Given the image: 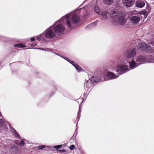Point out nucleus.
Returning <instances> with one entry per match:
<instances>
[{"mask_svg": "<svg viewBox=\"0 0 154 154\" xmlns=\"http://www.w3.org/2000/svg\"><path fill=\"white\" fill-rule=\"evenodd\" d=\"M70 18L67 15L62 17L60 20L57 21L55 23H54L52 26H53L54 31L55 32L57 35H60V33H63L65 30L64 26L61 24H56L58 23L62 22L64 20L66 21L67 26L69 29L72 30L73 29L70 22Z\"/></svg>", "mask_w": 154, "mask_h": 154, "instance_id": "obj_1", "label": "nucleus"}, {"mask_svg": "<svg viewBox=\"0 0 154 154\" xmlns=\"http://www.w3.org/2000/svg\"><path fill=\"white\" fill-rule=\"evenodd\" d=\"M136 61L139 65L147 63H154V55H149L146 58L143 55H140L137 56Z\"/></svg>", "mask_w": 154, "mask_h": 154, "instance_id": "obj_2", "label": "nucleus"}, {"mask_svg": "<svg viewBox=\"0 0 154 154\" xmlns=\"http://www.w3.org/2000/svg\"><path fill=\"white\" fill-rule=\"evenodd\" d=\"M149 43L152 45V47L145 42H143L139 43L137 47L143 51L154 53V41L152 40Z\"/></svg>", "mask_w": 154, "mask_h": 154, "instance_id": "obj_3", "label": "nucleus"}, {"mask_svg": "<svg viewBox=\"0 0 154 154\" xmlns=\"http://www.w3.org/2000/svg\"><path fill=\"white\" fill-rule=\"evenodd\" d=\"M43 33L45 37L47 38H52L54 37L56 35L54 31L53 26H50Z\"/></svg>", "mask_w": 154, "mask_h": 154, "instance_id": "obj_4", "label": "nucleus"}, {"mask_svg": "<svg viewBox=\"0 0 154 154\" xmlns=\"http://www.w3.org/2000/svg\"><path fill=\"white\" fill-rule=\"evenodd\" d=\"M116 72L119 73L118 75H119V76L129 70L128 66L125 65L118 64L116 65Z\"/></svg>", "mask_w": 154, "mask_h": 154, "instance_id": "obj_5", "label": "nucleus"}, {"mask_svg": "<svg viewBox=\"0 0 154 154\" xmlns=\"http://www.w3.org/2000/svg\"><path fill=\"white\" fill-rule=\"evenodd\" d=\"M136 49L133 48L126 51L125 53V56L128 58H134L136 56Z\"/></svg>", "mask_w": 154, "mask_h": 154, "instance_id": "obj_6", "label": "nucleus"}, {"mask_svg": "<svg viewBox=\"0 0 154 154\" xmlns=\"http://www.w3.org/2000/svg\"><path fill=\"white\" fill-rule=\"evenodd\" d=\"M119 75H115L113 73L109 72L106 73L104 76L106 80L113 79L118 77Z\"/></svg>", "mask_w": 154, "mask_h": 154, "instance_id": "obj_7", "label": "nucleus"}, {"mask_svg": "<svg viewBox=\"0 0 154 154\" xmlns=\"http://www.w3.org/2000/svg\"><path fill=\"white\" fill-rule=\"evenodd\" d=\"M64 58L65 60L72 64L75 67L78 72H80L83 70V69L80 66L77 64L74 61L69 59L68 57H64Z\"/></svg>", "mask_w": 154, "mask_h": 154, "instance_id": "obj_8", "label": "nucleus"}, {"mask_svg": "<svg viewBox=\"0 0 154 154\" xmlns=\"http://www.w3.org/2000/svg\"><path fill=\"white\" fill-rule=\"evenodd\" d=\"M130 22L133 25H136L138 24L140 20V16H134L129 18Z\"/></svg>", "mask_w": 154, "mask_h": 154, "instance_id": "obj_9", "label": "nucleus"}, {"mask_svg": "<svg viewBox=\"0 0 154 154\" xmlns=\"http://www.w3.org/2000/svg\"><path fill=\"white\" fill-rule=\"evenodd\" d=\"M116 20L120 25H123L126 22L127 19L122 13L121 14L118 16V17L116 19Z\"/></svg>", "mask_w": 154, "mask_h": 154, "instance_id": "obj_10", "label": "nucleus"}, {"mask_svg": "<svg viewBox=\"0 0 154 154\" xmlns=\"http://www.w3.org/2000/svg\"><path fill=\"white\" fill-rule=\"evenodd\" d=\"M123 5L127 8H129L133 6L134 3V0H122Z\"/></svg>", "mask_w": 154, "mask_h": 154, "instance_id": "obj_11", "label": "nucleus"}, {"mask_svg": "<svg viewBox=\"0 0 154 154\" xmlns=\"http://www.w3.org/2000/svg\"><path fill=\"white\" fill-rule=\"evenodd\" d=\"M122 13L120 11H119L118 10H116L112 11L110 13V16L113 18L117 19L118 16L121 14Z\"/></svg>", "mask_w": 154, "mask_h": 154, "instance_id": "obj_12", "label": "nucleus"}, {"mask_svg": "<svg viewBox=\"0 0 154 154\" xmlns=\"http://www.w3.org/2000/svg\"><path fill=\"white\" fill-rule=\"evenodd\" d=\"M129 67L131 69H133L138 67L139 65L137 62L135 61L134 60L129 62Z\"/></svg>", "mask_w": 154, "mask_h": 154, "instance_id": "obj_13", "label": "nucleus"}, {"mask_svg": "<svg viewBox=\"0 0 154 154\" xmlns=\"http://www.w3.org/2000/svg\"><path fill=\"white\" fill-rule=\"evenodd\" d=\"M71 21L73 24H77L80 21L79 17L77 15L75 14L72 16L71 18Z\"/></svg>", "mask_w": 154, "mask_h": 154, "instance_id": "obj_14", "label": "nucleus"}, {"mask_svg": "<svg viewBox=\"0 0 154 154\" xmlns=\"http://www.w3.org/2000/svg\"><path fill=\"white\" fill-rule=\"evenodd\" d=\"M102 77L101 76H93L91 77V79L89 78V79L91 81V82L94 83L97 82L101 81Z\"/></svg>", "mask_w": 154, "mask_h": 154, "instance_id": "obj_15", "label": "nucleus"}, {"mask_svg": "<svg viewBox=\"0 0 154 154\" xmlns=\"http://www.w3.org/2000/svg\"><path fill=\"white\" fill-rule=\"evenodd\" d=\"M92 84L93 83L91 82L90 79H88L87 80H86V81L85 82L84 87L85 90L88 91V90H87V89H88L90 88L92 86Z\"/></svg>", "mask_w": 154, "mask_h": 154, "instance_id": "obj_16", "label": "nucleus"}, {"mask_svg": "<svg viewBox=\"0 0 154 154\" xmlns=\"http://www.w3.org/2000/svg\"><path fill=\"white\" fill-rule=\"evenodd\" d=\"M135 5L137 7L141 8L145 6V3L143 1L141 0H138L136 2Z\"/></svg>", "mask_w": 154, "mask_h": 154, "instance_id": "obj_17", "label": "nucleus"}, {"mask_svg": "<svg viewBox=\"0 0 154 154\" xmlns=\"http://www.w3.org/2000/svg\"><path fill=\"white\" fill-rule=\"evenodd\" d=\"M0 128L3 131H5L7 129V125H6L4 120L2 119H0Z\"/></svg>", "mask_w": 154, "mask_h": 154, "instance_id": "obj_18", "label": "nucleus"}, {"mask_svg": "<svg viewBox=\"0 0 154 154\" xmlns=\"http://www.w3.org/2000/svg\"><path fill=\"white\" fill-rule=\"evenodd\" d=\"M98 22V21L97 20L94 22L91 23L87 26V28L88 29H90L92 28L95 27L96 26Z\"/></svg>", "mask_w": 154, "mask_h": 154, "instance_id": "obj_19", "label": "nucleus"}, {"mask_svg": "<svg viewBox=\"0 0 154 154\" xmlns=\"http://www.w3.org/2000/svg\"><path fill=\"white\" fill-rule=\"evenodd\" d=\"M109 15V13L106 11L101 12L99 15H101L103 19H106Z\"/></svg>", "mask_w": 154, "mask_h": 154, "instance_id": "obj_20", "label": "nucleus"}, {"mask_svg": "<svg viewBox=\"0 0 154 154\" xmlns=\"http://www.w3.org/2000/svg\"><path fill=\"white\" fill-rule=\"evenodd\" d=\"M45 37L44 36L43 33L36 37V39L38 41L45 40Z\"/></svg>", "mask_w": 154, "mask_h": 154, "instance_id": "obj_21", "label": "nucleus"}, {"mask_svg": "<svg viewBox=\"0 0 154 154\" xmlns=\"http://www.w3.org/2000/svg\"><path fill=\"white\" fill-rule=\"evenodd\" d=\"M14 46L15 48H23L25 47V45H23L22 43L16 44L14 45Z\"/></svg>", "mask_w": 154, "mask_h": 154, "instance_id": "obj_22", "label": "nucleus"}, {"mask_svg": "<svg viewBox=\"0 0 154 154\" xmlns=\"http://www.w3.org/2000/svg\"><path fill=\"white\" fill-rule=\"evenodd\" d=\"M103 1L105 4L106 5H110L113 3V0H103Z\"/></svg>", "mask_w": 154, "mask_h": 154, "instance_id": "obj_23", "label": "nucleus"}, {"mask_svg": "<svg viewBox=\"0 0 154 154\" xmlns=\"http://www.w3.org/2000/svg\"><path fill=\"white\" fill-rule=\"evenodd\" d=\"M12 128L13 130V132L14 134V136L16 137V138H19L20 139V136L19 134L17 133V132L15 130V129L13 128Z\"/></svg>", "mask_w": 154, "mask_h": 154, "instance_id": "obj_24", "label": "nucleus"}, {"mask_svg": "<svg viewBox=\"0 0 154 154\" xmlns=\"http://www.w3.org/2000/svg\"><path fill=\"white\" fill-rule=\"evenodd\" d=\"M94 10L95 12L98 15H99L101 12L99 7L97 5H95L94 6Z\"/></svg>", "mask_w": 154, "mask_h": 154, "instance_id": "obj_25", "label": "nucleus"}, {"mask_svg": "<svg viewBox=\"0 0 154 154\" xmlns=\"http://www.w3.org/2000/svg\"><path fill=\"white\" fill-rule=\"evenodd\" d=\"M46 147H47L48 148H50V146H45L44 145H42L39 146L38 147V149H42Z\"/></svg>", "mask_w": 154, "mask_h": 154, "instance_id": "obj_26", "label": "nucleus"}, {"mask_svg": "<svg viewBox=\"0 0 154 154\" xmlns=\"http://www.w3.org/2000/svg\"><path fill=\"white\" fill-rule=\"evenodd\" d=\"M38 49H41L42 50L45 51H51L52 52L51 49H50L49 48H38Z\"/></svg>", "mask_w": 154, "mask_h": 154, "instance_id": "obj_27", "label": "nucleus"}, {"mask_svg": "<svg viewBox=\"0 0 154 154\" xmlns=\"http://www.w3.org/2000/svg\"><path fill=\"white\" fill-rule=\"evenodd\" d=\"M24 142L23 140H22L20 143L18 144L19 146H23L24 145Z\"/></svg>", "mask_w": 154, "mask_h": 154, "instance_id": "obj_28", "label": "nucleus"}, {"mask_svg": "<svg viewBox=\"0 0 154 154\" xmlns=\"http://www.w3.org/2000/svg\"><path fill=\"white\" fill-rule=\"evenodd\" d=\"M78 131L76 129H75L74 134H73L72 137L75 138L77 134Z\"/></svg>", "mask_w": 154, "mask_h": 154, "instance_id": "obj_29", "label": "nucleus"}, {"mask_svg": "<svg viewBox=\"0 0 154 154\" xmlns=\"http://www.w3.org/2000/svg\"><path fill=\"white\" fill-rule=\"evenodd\" d=\"M62 146V145H58L54 146V147L56 149H58L60 148Z\"/></svg>", "mask_w": 154, "mask_h": 154, "instance_id": "obj_30", "label": "nucleus"}, {"mask_svg": "<svg viewBox=\"0 0 154 154\" xmlns=\"http://www.w3.org/2000/svg\"><path fill=\"white\" fill-rule=\"evenodd\" d=\"M75 148V146L74 145H71L70 146V147H69V149L71 150H72L74 149Z\"/></svg>", "mask_w": 154, "mask_h": 154, "instance_id": "obj_31", "label": "nucleus"}, {"mask_svg": "<svg viewBox=\"0 0 154 154\" xmlns=\"http://www.w3.org/2000/svg\"><path fill=\"white\" fill-rule=\"evenodd\" d=\"M54 53L56 55H57L58 56H59L60 57H61L63 58L64 59V57H64L63 55H59V54H57L56 53V52H54Z\"/></svg>", "mask_w": 154, "mask_h": 154, "instance_id": "obj_32", "label": "nucleus"}, {"mask_svg": "<svg viewBox=\"0 0 154 154\" xmlns=\"http://www.w3.org/2000/svg\"><path fill=\"white\" fill-rule=\"evenodd\" d=\"M80 116H81V114L80 113L79 114V113H78V116H77V119L79 118V120H78V121L79 120V118L80 117Z\"/></svg>", "mask_w": 154, "mask_h": 154, "instance_id": "obj_33", "label": "nucleus"}, {"mask_svg": "<svg viewBox=\"0 0 154 154\" xmlns=\"http://www.w3.org/2000/svg\"><path fill=\"white\" fill-rule=\"evenodd\" d=\"M37 45V43L36 42H35L33 43L31 45L33 46H35Z\"/></svg>", "mask_w": 154, "mask_h": 154, "instance_id": "obj_34", "label": "nucleus"}, {"mask_svg": "<svg viewBox=\"0 0 154 154\" xmlns=\"http://www.w3.org/2000/svg\"><path fill=\"white\" fill-rule=\"evenodd\" d=\"M81 107L80 106H79V111L78 112V113H81Z\"/></svg>", "mask_w": 154, "mask_h": 154, "instance_id": "obj_35", "label": "nucleus"}, {"mask_svg": "<svg viewBox=\"0 0 154 154\" xmlns=\"http://www.w3.org/2000/svg\"><path fill=\"white\" fill-rule=\"evenodd\" d=\"M30 40L31 41H34L35 40V38L34 37L31 38H30Z\"/></svg>", "mask_w": 154, "mask_h": 154, "instance_id": "obj_36", "label": "nucleus"}, {"mask_svg": "<svg viewBox=\"0 0 154 154\" xmlns=\"http://www.w3.org/2000/svg\"><path fill=\"white\" fill-rule=\"evenodd\" d=\"M59 151L60 152H66V150L65 149L60 150H59Z\"/></svg>", "mask_w": 154, "mask_h": 154, "instance_id": "obj_37", "label": "nucleus"}, {"mask_svg": "<svg viewBox=\"0 0 154 154\" xmlns=\"http://www.w3.org/2000/svg\"><path fill=\"white\" fill-rule=\"evenodd\" d=\"M3 117L1 112H0V117Z\"/></svg>", "mask_w": 154, "mask_h": 154, "instance_id": "obj_38", "label": "nucleus"}, {"mask_svg": "<svg viewBox=\"0 0 154 154\" xmlns=\"http://www.w3.org/2000/svg\"><path fill=\"white\" fill-rule=\"evenodd\" d=\"M77 125H76V129H77Z\"/></svg>", "mask_w": 154, "mask_h": 154, "instance_id": "obj_39", "label": "nucleus"}, {"mask_svg": "<svg viewBox=\"0 0 154 154\" xmlns=\"http://www.w3.org/2000/svg\"><path fill=\"white\" fill-rule=\"evenodd\" d=\"M16 144H17V142H16Z\"/></svg>", "mask_w": 154, "mask_h": 154, "instance_id": "obj_40", "label": "nucleus"}, {"mask_svg": "<svg viewBox=\"0 0 154 154\" xmlns=\"http://www.w3.org/2000/svg\"><path fill=\"white\" fill-rule=\"evenodd\" d=\"M85 94L84 93V96H85Z\"/></svg>", "mask_w": 154, "mask_h": 154, "instance_id": "obj_41", "label": "nucleus"}]
</instances>
